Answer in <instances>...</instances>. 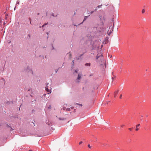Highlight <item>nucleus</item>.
Wrapping results in <instances>:
<instances>
[{
  "mask_svg": "<svg viewBox=\"0 0 151 151\" xmlns=\"http://www.w3.org/2000/svg\"><path fill=\"white\" fill-rule=\"evenodd\" d=\"M74 104L75 105H80L81 106H82V104H78L77 103H74Z\"/></svg>",
  "mask_w": 151,
  "mask_h": 151,
  "instance_id": "12",
  "label": "nucleus"
},
{
  "mask_svg": "<svg viewBox=\"0 0 151 151\" xmlns=\"http://www.w3.org/2000/svg\"><path fill=\"white\" fill-rule=\"evenodd\" d=\"M83 143V142L82 141H81L79 142V145H81V144H82Z\"/></svg>",
  "mask_w": 151,
  "mask_h": 151,
  "instance_id": "25",
  "label": "nucleus"
},
{
  "mask_svg": "<svg viewBox=\"0 0 151 151\" xmlns=\"http://www.w3.org/2000/svg\"><path fill=\"white\" fill-rule=\"evenodd\" d=\"M96 61L99 64L101 65H103V63H104V64H106L105 63L102 54H101L100 55H96Z\"/></svg>",
  "mask_w": 151,
  "mask_h": 151,
  "instance_id": "1",
  "label": "nucleus"
},
{
  "mask_svg": "<svg viewBox=\"0 0 151 151\" xmlns=\"http://www.w3.org/2000/svg\"><path fill=\"white\" fill-rule=\"evenodd\" d=\"M6 125H7V126L8 127H11L10 126H9L8 124H6Z\"/></svg>",
  "mask_w": 151,
  "mask_h": 151,
  "instance_id": "32",
  "label": "nucleus"
},
{
  "mask_svg": "<svg viewBox=\"0 0 151 151\" xmlns=\"http://www.w3.org/2000/svg\"><path fill=\"white\" fill-rule=\"evenodd\" d=\"M19 1L18 0L17 1L16 4V6H17V5H19Z\"/></svg>",
  "mask_w": 151,
  "mask_h": 151,
  "instance_id": "10",
  "label": "nucleus"
},
{
  "mask_svg": "<svg viewBox=\"0 0 151 151\" xmlns=\"http://www.w3.org/2000/svg\"><path fill=\"white\" fill-rule=\"evenodd\" d=\"M88 17V16H85L84 17V19H83V21L80 24H81L83 23V22L86 20V19Z\"/></svg>",
  "mask_w": 151,
  "mask_h": 151,
  "instance_id": "6",
  "label": "nucleus"
},
{
  "mask_svg": "<svg viewBox=\"0 0 151 151\" xmlns=\"http://www.w3.org/2000/svg\"><path fill=\"white\" fill-rule=\"evenodd\" d=\"M52 49H54V47H53V45H52Z\"/></svg>",
  "mask_w": 151,
  "mask_h": 151,
  "instance_id": "42",
  "label": "nucleus"
},
{
  "mask_svg": "<svg viewBox=\"0 0 151 151\" xmlns=\"http://www.w3.org/2000/svg\"><path fill=\"white\" fill-rule=\"evenodd\" d=\"M75 72L77 73V70H75Z\"/></svg>",
  "mask_w": 151,
  "mask_h": 151,
  "instance_id": "43",
  "label": "nucleus"
},
{
  "mask_svg": "<svg viewBox=\"0 0 151 151\" xmlns=\"http://www.w3.org/2000/svg\"><path fill=\"white\" fill-rule=\"evenodd\" d=\"M51 108V106L50 105L48 107V108L49 109H50Z\"/></svg>",
  "mask_w": 151,
  "mask_h": 151,
  "instance_id": "21",
  "label": "nucleus"
},
{
  "mask_svg": "<svg viewBox=\"0 0 151 151\" xmlns=\"http://www.w3.org/2000/svg\"><path fill=\"white\" fill-rule=\"evenodd\" d=\"M106 145H107V144L106 143H103L102 145V146H106Z\"/></svg>",
  "mask_w": 151,
  "mask_h": 151,
  "instance_id": "13",
  "label": "nucleus"
},
{
  "mask_svg": "<svg viewBox=\"0 0 151 151\" xmlns=\"http://www.w3.org/2000/svg\"><path fill=\"white\" fill-rule=\"evenodd\" d=\"M93 74H91V75H90V76H93Z\"/></svg>",
  "mask_w": 151,
  "mask_h": 151,
  "instance_id": "40",
  "label": "nucleus"
},
{
  "mask_svg": "<svg viewBox=\"0 0 151 151\" xmlns=\"http://www.w3.org/2000/svg\"><path fill=\"white\" fill-rule=\"evenodd\" d=\"M55 129H53V130Z\"/></svg>",
  "mask_w": 151,
  "mask_h": 151,
  "instance_id": "54",
  "label": "nucleus"
},
{
  "mask_svg": "<svg viewBox=\"0 0 151 151\" xmlns=\"http://www.w3.org/2000/svg\"><path fill=\"white\" fill-rule=\"evenodd\" d=\"M85 66H91L90 63H86L85 64Z\"/></svg>",
  "mask_w": 151,
  "mask_h": 151,
  "instance_id": "8",
  "label": "nucleus"
},
{
  "mask_svg": "<svg viewBox=\"0 0 151 151\" xmlns=\"http://www.w3.org/2000/svg\"><path fill=\"white\" fill-rule=\"evenodd\" d=\"M76 109H75L73 111V112H76Z\"/></svg>",
  "mask_w": 151,
  "mask_h": 151,
  "instance_id": "39",
  "label": "nucleus"
},
{
  "mask_svg": "<svg viewBox=\"0 0 151 151\" xmlns=\"http://www.w3.org/2000/svg\"><path fill=\"white\" fill-rule=\"evenodd\" d=\"M97 9H95V10L96 11L97 10Z\"/></svg>",
  "mask_w": 151,
  "mask_h": 151,
  "instance_id": "45",
  "label": "nucleus"
},
{
  "mask_svg": "<svg viewBox=\"0 0 151 151\" xmlns=\"http://www.w3.org/2000/svg\"><path fill=\"white\" fill-rule=\"evenodd\" d=\"M133 128H129V129L130 131H131L132 130V129Z\"/></svg>",
  "mask_w": 151,
  "mask_h": 151,
  "instance_id": "23",
  "label": "nucleus"
},
{
  "mask_svg": "<svg viewBox=\"0 0 151 151\" xmlns=\"http://www.w3.org/2000/svg\"><path fill=\"white\" fill-rule=\"evenodd\" d=\"M112 80H113V79H114V78H113V77H112Z\"/></svg>",
  "mask_w": 151,
  "mask_h": 151,
  "instance_id": "46",
  "label": "nucleus"
},
{
  "mask_svg": "<svg viewBox=\"0 0 151 151\" xmlns=\"http://www.w3.org/2000/svg\"><path fill=\"white\" fill-rule=\"evenodd\" d=\"M124 126V125H121V127H123Z\"/></svg>",
  "mask_w": 151,
  "mask_h": 151,
  "instance_id": "37",
  "label": "nucleus"
},
{
  "mask_svg": "<svg viewBox=\"0 0 151 151\" xmlns=\"http://www.w3.org/2000/svg\"><path fill=\"white\" fill-rule=\"evenodd\" d=\"M29 19L30 21V24H31V19L30 18H29Z\"/></svg>",
  "mask_w": 151,
  "mask_h": 151,
  "instance_id": "14",
  "label": "nucleus"
},
{
  "mask_svg": "<svg viewBox=\"0 0 151 151\" xmlns=\"http://www.w3.org/2000/svg\"><path fill=\"white\" fill-rule=\"evenodd\" d=\"M143 117V116H141V117Z\"/></svg>",
  "mask_w": 151,
  "mask_h": 151,
  "instance_id": "52",
  "label": "nucleus"
},
{
  "mask_svg": "<svg viewBox=\"0 0 151 151\" xmlns=\"http://www.w3.org/2000/svg\"><path fill=\"white\" fill-rule=\"evenodd\" d=\"M34 111V109H33V110H32V112H33H33Z\"/></svg>",
  "mask_w": 151,
  "mask_h": 151,
  "instance_id": "44",
  "label": "nucleus"
},
{
  "mask_svg": "<svg viewBox=\"0 0 151 151\" xmlns=\"http://www.w3.org/2000/svg\"><path fill=\"white\" fill-rule=\"evenodd\" d=\"M81 76L80 74H79L78 75L77 80H76V82L78 83L79 82V80L81 78Z\"/></svg>",
  "mask_w": 151,
  "mask_h": 151,
  "instance_id": "4",
  "label": "nucleus"
},
{
  "mask_svg": "<svg viewBox=\"0 0 151 151\" xmlns=\"http://www.w3.org/2000/svg\"><path fill=\"white\" fill-rule=\"evenodd\" d=\"M140 125V124H138L137 125H136V127L137 128H138Z\"/></svg>",
  "mask_w": 151,
  "mask_h": 151,
  "instance_id": "18",
  "label": "nucleus"
},
{
  "mask_svg": "<svg viewBox=\"0 0 151 151\" xmlns=\"http://www.w3.org/2000/svg\"><path fill=\"white\" fill-rule=\"evenodd\" d=\"M76 14V13L75 12H74V15H75Z\"/></svg>",
  "mask_w": 151,
  "mask_h": 151,
  "instance_id": "48",
  "label": "nucleus"
},
{
  "mask_svg": "<svg viewBox=\"0 0 151 151\" xmlns=\"http://www.w3.org/2000/svg\"><path fill=\"white\" fill-rule=\"evenodd\" d=\"M71 109H74V107L73 106H72L71 107Z\"/></svg>",
  "mask_w": 151,
  "mask_h": 151,
  "instance_id": "36",
  "label": "nucleus"
},
{
  "mask_svg": "<svg viewBox=\"0 0 151 151\" xmlns=\"http://www.w3.org/2000/svg\"><path fill=\"white\" fill-rule=\"evenodd\" d=\"M88 14H90V12L89 13V12H88Z\"/></svg>",
  "mask_w": 151,
  "mask_h": 151,
  "instance_id": "50",
  "label": "nucleus"
},
{
  "mask_svg": "<svg viewBox=\"0 0 151 151\" xmlns=\"http://www.w3.org/2000/svg\"><path fill=\"white\" fill-rule=\"evenodd\" d=\"M49 85V83H46V86L45 87V90L47 92L49 93H51V91L49 89V86H48Z\"/></svg>",
  "mask_w": 151,
  "mask_h": 151,
  "instance_id": "2",
  "label": "nucleus"
},
{
  "mask_svg": "<svg viewBox=\"0 0 151 151\" xmlns=\"http://www.w3.org/2000/svg\"><path fill=\"white\" fill-rule=\"evenodd\" d=\"M119 91L118 90H117L116 91H115L114 92V97H116V95H117Z\"/></svg>",
  "mask_w": 151,
  "mask_h": 151,
  "instance_id": "7",
  "label": "nucleus"
},
{
  "mask_svg": "<svg viewBox=\"0 0 151 151\" xmlns=\"http://www.w3.org/2000/svg\"><path fill=\"white\" fill-rule=\"evenodd\" d=\"M1 79L2 80H3V81H4V84H5V81L4 79V78H1Z\"/></svg>",
  "mask_w": 151,
  "mask_h": 151,
  "instance_id": "15",
  "label": "nucleus"
},
{
  "mask_svg": "<svg viewBox=\"0 0 151 151\" xmlns=\"http://www.w3.org/2000/svg\"><path fill=\"white\" fill-rule=\"evenodd\" d=\"M68 54L69 55L70 58H71V55L70 52H69V53H68Z\"/></svg>",
  "mask_w": 151,
  "mask_h": 151,
  "instance_id": "20",
  "label": "nucleus"
},
{
  "mask_svg": "<svg viewBox=\"0 0 151 151\" xmlns=\"http://www.w3.org/2000/svg\"><path fill=\"white\" fill-rule=\"evenodd\" d=\"M16 6H16L15 7H14V10H15V9H16Z\"/></svg>",
  "mask_w": 151,
  "mask_h": 151,
  "instance_id": "38",
  "label": "nucleus"
},
{
  "mask_svg": "<svg viewBox=\"0 0 151 151\" xmlns=\"http://www.w3.org/2000/svg\"><path fill=\"white\" fill-rule=\"evenodd\" d=\"M72 64H73H73H74V60H73L72 61Z\"/></svg>",
  "mask_w": 151,
  "mask_h": 151,
  "instance_id": "35",
  "label": "nucleus"
},
{
  "mask_svg": "<svg viewBox=\"0 0 151 151\" xmlns=\"http://www.w3.org/2000/svg\"><path fill=\"white\" fill-rule=\"evenodd\" d=\"M139 130V129L138 128H137L135 129V130L137 131H138Z\"/></svg>",
  "mask_w": 151,
  "mask_h": 151,
  "instance_id": "34",
  "label": "nucleus"
},
{
  "mask_svg": "<svg viewBox=\"0 0 151 151\" xmlns=\"http://www.w3.org/2000/svg\"><path fill=\"white\" fill-rule=\"evenodd\" d=\"M66 108L65 107H63V109L64 110H65V109Z\"/></svg>",
  "mask_w": 151,
  "mask_h": 151,
  "instance_id": "30",
  "label": "nucleus"
},
{
  "mask_svg": "<svg viewBox=\"0 0 151 151\" xmlns=\"http://www.w3.org/2000/svg\"><path fill=\"white\" fill-rule=\"evenodd\" d=\"M94 12V11H92L91 12H90V13L91 14L92 13H93V12Z\"/></svg>",
  "mask_w": 151,
  "mask_h": 151,
  "instance_id": "26",
  "label": "nucleus"
},
{
  "mask_svg": "<svg viewBox=\"0 0 151 151\" xmlns=\"http://www.w3.org/2000/svg\"><path fill=\"white\" fill-rule=\"evenodd\" d=\"M46 123L47 124H48L49 126H52V124L51 122L48 121L47 122H46Z\"/></svg>",
  "mask_w": 151,
  "mask_h": 151,
  "instance_id": "9",
  "label": "nucleus"
},
{
  "mask_svg": "<svg viewBox=\"0 0 151 151\" xmlns=\"http://www.w3.org/2000/svg\"><path fill=\"white\" fill-rule=\"evenodd\" d=\"M122 94H121L120 95V99H121L122 98Z\"/></svg>",
  "mask_w": 151,
  "mask_h": 151,
  "instance_id": "28",
  "label": "nucleus"
},
{
  "mask_svg": "<svg viewBox=\"0 0 151 151\" xmlns=\"http://www.w3.org/2000/svg\"><path fill=\"white\" fill-rule=\"evenodd\" d=\"M25 71L27 72H30L32 74H33V73L32 70L30 68L29 66H27V68L25 69Z\"/></svg>",
  "mask_w": 151,
  "mask_h": 151,
  "instance_id": "3",
  "label": "nucleus"
},
{
  "mask_svg": "<svg viewBox=\"0 0 151 151\" xmlns=\"http://www.w3.org/2000/svg\"><path fill=\"white\" fill-rule=\"evenodd\" d=\"M59 119L60 120H64L65 119H66L63 118H62L60 117V118H59Z\"/></svg>",
  "mask_w": 151,
  "mask_h": 151,
  "instance_id": "11",
  "label": "nucleus"
},
{
  "mask_svg": "<svg viewBox=\"0 0 151 151\" xmlns=\"http://www.w3.org/2000/svg\"><path fill=\"white\" fill-rule=\"evenodd\" d=\"M84 53V52L82 54H81V55H80L78 57H76L77 59V60H79L80 59H81V56H82L83 55Z\"/></svg>",
  "mask_w": 151,
  "mask_h": 151,
  "instance_id": "5",
  "label": "nucleus"
},
{
  "mask_svg": "<svg viewBox=\"0 0 151 151\" xmlns=\"http://www.w3.org/2000/svg\"><path fill=\"white\" fill-rule=\"evenodd\" d=\"M10 128H11V130H10L11 131H13V130H14V129L12 128V127H10Z\"/></svg>",
  "mask_w": 151,
  "mask_h": 151,
  "instance_id": "22",
  "label": "nucleus"
},
{
  "mask_svg": "<svg viewBox=\"0 0 151 151\" xmlns=\"http://www.w3.org/2000/svg\"><path fill=\"white\" fill-rule=\"evenodd\" d=\"M47 35H48V33H47Z\"/></svg>",
  "mask_w": 151,
  "mask_h": 151,
  "instance_id": "51",
  "label": "nucleus"
},
{
  "mask_svg": "<svg viewBox=\"0 0 151 151\" xmlns=\"http://www.w3.org/2000/svg\"><path fill=\"white\" fill-rule=\"evenodd\" d=\"M28 36L30 38V37H31V35H30L29 34L28 35Z\"/></svg>",
  "mask_w": 151,
  "mask_h": 151,
  "instance_id": "33",
  "label": "nucleus"
},
{
  "mask_svg": "<svg viewBox=\"0 0 151 151\" xmlns=\"http://www.w3.org/2000/svg\"><path fill=\"white\" fill-rule=\"evenodd\" d=\"M142 13H144L145 12V10L144 9H142Z\"/></svg>",
  "mask_w": 151,
  "mask_h": 151,
  "instance_id": "19",
  "label": "nucleus"
},
{
  "mask_svg": "<svg viewBox=\"0 0 151 151\" xmlns=\"http://www.w3.org/2000/svg\"><path fill=\"white\" fill-rule=\"evenodd\" d=\"M111 33V32H109V33H108V35H110Z\"/></svg>",
  "mask_w": 151,
  "mask_h": 151,
  "instance_id": "31",
  "label": "nucleus"
},
{
  "mask_svg": "<svg viewBox=\"0 0 151 151\" xmlns=\"http://www.w3.org/2000/svg\"><path fill=\"white\" fill-rule=\"evenodd\" d=\"M66 110L69 111H70V108H67L66 109Z\"/></svg>",
  "mask_w": 151,
  "mask_h": 151,
  "instance_id": "17",
  "label": "nucleus"
},
{
  "mask_svg": "<svg viewBox=\"0 0 151 151\" xmlns=\"http://www.w3.org/2000/svg\"><path fill=\"white\" fill-rule=\"evenodd\" d=\"M29 151H32V150H29Z\"/></svg>",
  "mask_w": 151,
  "mask_h": 151,
  "instance_id": "47",
  "label": "nucleus"
},
{
  "mask_svg": "<svg viewBox=\"0 0 151 151\" xmlns=\"http://www.w3.org/2000/svg\"><path fill=\"white\" fill-rule=\"evenodd\" d=\"M102 6V5H100L98 6L97 7L98 8H101Z\"/></svg>",
  "mask_w": 151,
  "mask_h": 151,
  "instance_id": "16",
  "label": "nucleus"
},
{
  "mask_svg": "<svg viewBox=\"0 0 151 151\" xmlns=\"http://www.w3.org/2000/svg\"><path fill=\"white\" fill-rule=\"evenodd\" d=\"M88 147L89 148H91V146H90V145H88Z\"/></svg>",
  "mask_w": 151,
  "mask_h": 151,
  "instance_id": "27",
  "label": "nucleus"
},
{
  "mask_svg": "<svg viewBox=\"0 0 151 151\" xmlns=\"http://www.w3.org/2000/svg\"><path fill=\"white\" fill-rule=\"evenodd\" d=\"M39 14H40L39 13H38V14H37L38 15H39Z\"/></svg>",
  "mask_w": 151,
  "mask_h": 151,
  "instance_id": "49",
  "label": "nucleus"
},
{
  "mask_svg": "<svg viewBox=\"0 0 151 151\" xmlns=\"http://www.w3.org/2000/svg\"><path fill=\"white\" fill-rule=\"evenodd\" d=\"M33 124H34V123L33 122Z\"/></svg>",
  "mask_w": 151,
  "mask_h": 151,
  "instance_id": "53",
  "label": "nucleus"
},
{
  "mask_svg": "<svg viewBox=\"0 0 151 151\" xmlns=\"http://www.w3.org/2000/svg\"><path fill=\"white\" fill-rule=\"evenodd\" d=\"M52 16H54V14L53 13H52Z\"/></svg>",
  "mask_w": 151,
  "mask_h": 151,
  "instance_id": "41",
  "label": "nucleus"
},
{
  "mask_svg": "<svg viewBox=\"0 0 151 151\" xmlns=\"http://www.w3.org/2000/svg\"><path fill=\"white\" fill-rule=\"evenodd\" d=\"M58 70V69H56L55 70V72H56V73H57Z\"/></svg>",
  "mask_w": 151,
  "mask_h": 151,
  "instance_id": "29",
  "label": "nucleus"
},
{
  "mask_svg": "<svg viewBox=\"0 0 151 151\" xmlns=\"http://www.w3.org/2000/svg\"><path fill=\"white\" fill-rule=\"evenodd\" d=\"M47 24H44L42 26V27H44L45 25H46Z\"/></svg>",
  "mask_w": 151,
  "mask_h": 151,
  "instance_id": "24",
  "label": "nucleus"
}]
</instances>
